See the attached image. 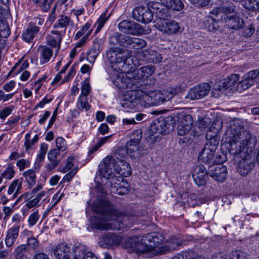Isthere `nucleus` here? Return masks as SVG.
I'll use <instances>...</instances> for the list:
<instances>
[{
    "label": "nucleus",
    "instance_id": "nucleus-1",
    "mask_svg": "<svg viewBox=\"0 0 259 259\" xmlns=\"http://www.w3.org/2000/svg\"><path fill=\"white\" fill-rule=\"evenodd\" d=\"M225 138L229 145L230 154L239 155L242 160L238 163L237 170L242 176H246L254 167L250 159L256 145V138L243 127L237 119L231 121L227 125Z\"/></svg>",
    "mask_w": 259,
    "mask_h": 259
},
{
    "label": "nucleus",
    "instance_id": "nucleus-2",
    "mask_svg": "<svg viewBox=\"0 0 259 259\" xmlns=\"http://www.w3.org/2000/svg\"><path fill=\"white\" fill-rule=\"evenodd\" d=\"M130 51L119 48H111L107 52L106 56L114 70L121 74L114 81V84L119 89H131L135 81L144 80L154 72L155 67L152 65L142 67L131 72H128L130 64L127 59L131 57Z\"/></svg>",
    "mask_w": 259,
    "mask_h": 259
},
{
    "label": "nucleus",
    "instance_id": "nucleus-3",
    "mask_svg": "<svg viewBox=\"0 0 259 259\" xmlns=\"http://www.w3.org/2000/svg\"><path fill=\"white\" fill-rule=\"evenodd\" d=\"M92 209L100 215V218H96L93 223L94 227L97 229L120 230L130 228L133 224V217L118 211L104 198H100L94 202Z\"/></svg>",
    "mask_w": 259,
    "mask_h": 259
},
{
    "label": "nucleus",
    "instance_id": "nucleus-4",
    "mask_svg": "<svg viewBox=\"0 0 259 259\" xmlns=\"http://www.w3.org/2000/svg\"><path fill=\"white\" fill-rule=\"evenodd\" d=\"M164 239L163 235L159 233L153 232L144 235L141 242H138L137 238L130 239L131 247L139 252H147L150 257H153L165 253L169 249L166 245H161Z\"/></svg>",
    "mask_w": 259,
    "mask_h": 259
},
{
    "label": "nucleus",
    "instance_id": "nucleus-5",
    "mask_svg": "<svg viewBox=\"0 0 259 259\" xmlns=\"http://www.w3.org/2000/svg\"><path fill=\"white\" fill-rule=\"evenodd\" d=\"M119 163L111 156H107L103 159L104 165L99 170V176L106 180H111V183L115 179L114 172L123 177H128L132 174L129 164L123 160H118Z\"/></svg>",
    "mask_w": 259,
    "mask_h": 259
},
{
    "label": "nucleus",
    "instance_id": "nucleus-6",
    "mask_svg": "<svg viewBox=\"0 0 259 259\" xmlns=\"http://www.w3.org/2000/svg\"><path fill=\"white\" fill-rule=\"evenodd\" d=\"M219 142L217 139H212L207 141L199 154L198 157L199 161L205 163L213 162H223V160H213Z\"/></svg>",
    "mask_w": 259,
    "mask_h": 259
},
{
    "label": "nucleus",
    "instance_id": "nucleus-7",
    "mask_svg": "<svg viewBox=\"0 0 259 259\" xmlns=\"http://www.w3.org/2000/svg\"><path fill=\"white\" fill-rule=\"evenodd\" d=\"M155 27L163 33L170 35L181 32L180 24L170 19H160L157 20Z\"/></svg>",
    "mask_w": 259,
    "mask_h": 259
},
{
    "label": "nucleus",
    "instance_id": "nucleus-8",
    "mask_svg": "<svg viewBox=\"0 0 259 259\" xmlns=\"http://www.w3.org/2000/svg\"><path fill=\"white\" fill-rule=\"evenodd\" d=\"M210 85L207 83H203L191 88L186 96L190 100H199L205 97L210 90Z\"/></svg>",
    "mask_w": 259,
    "mask_h": 259
},
{
    "label": "nucleus",
    "instance_id": "nucleus-9",
    "mask_svg": "<svg viewBox=\"0 0 259 259\" xmlns=\"http://www.w3.org/2000/svg\"><path fill=\"white\" fill-rule=\"evenodd\" d=\"M153 10L148 7H139L135 8L133 11V16L138 21L148 23L153 19Z\"/></svg>",
    "mask_w": 259,
    "mask_h": 259
},
{
    "label": "nucleus",
    "instance_id": "nucleus-10",
    "mask_svg": "<svg viewBox=\"0 0 259 259\" xmlns=\"http://www.w3.org/2000/svg\"><path fill=\"white\" fill-rule=\"evenodd\" d=\"M118 28L120 31L133 35L141 34L144 32L143 28L140 24L128 20L120 22Z\"/></svg>",
    "mask_w": 259,
    "mask_h": 259
},
{
    "label": "nucleus",
    "instance_id": "nucleus-11",
    "mask_svg": "<svg viewBox=\"0 0 259 259\" xmlns=\"http://www.w3.org/2000/svg\"><path fill=\"white\" fill-rule=\"evenodd\" d=\"M208 174L215 181L223 182L227 177V169L226 166L221 163L209 166Z\"/></svg>",
    "mask_w": 259,
    "mask_h": 259
},
{
    "label": "nucleus",
    "instance_id": "nucleus-12",
    "mask_svg": "<svg viewBox=\"0 0 259 259\" xmlns=\"http://www.w3.org/2000/svg\"><path fill=\"white\" fill-rule=\"evenodd\" d=\"M73 259H99L93 252L88 250L87 246L76 243L73 248Z\"/></svg>",
    "mask_w": 259,
    "mask_h": 259
},
{
    "label": "nucleus",
    "instance_id": "nucleus-13",
    "mask_svg": "<svg viewBox=\"0 0 259 259\" xmlns=\"http://www.w3.org/2000/svg\"><path fill=\"white\" fill-rule=\"evenodd\" d=\"M74 248V246L71 248L66 242H61L54 247L53 252L58 259H71V255L73 254Z\"/></svg>",
    "mask_w": 259,
    "mask_h": 259
},
{
    "label": "nucleus",
    "instance_id": "nucleus-14",
    "mask_svg": "<svg viewBox=\"0 0 259 259\" xmlns=\"http://www.w3.org/2000/svg\"><path fill=\"white\" fill-rule=\"evenodd\" d=\"M138 57L148 63H160L162 59L159 53L150 49H145L140 51L138 53Z\"/></svg>",
    "mask_w": 259,
    "mask_h": 259
},
{
    "label": "nucleus",
    "instance_id": "nucleus-15",
    "mask_svg": "<svg viewBox=\"0 0 259 259\" xmlns=\"http://www.w3.org/2000/svg\"><path fill=\"white\" fill-rule=\"evenodd\" d=\"M193 177L197 185H204L207 178V171L205 167L203 165L196 166L194 170Z\"/></svg>",
    "mask_w": 259,
    "mask_h": 259
},
{
    "label": "nucleus",
    "instance_id": "nucleus-16",
    "mask_svg": "<svg viewBox=\"0 0 259 259\" xmlns=\"http://www.w3.org/2000/svg\"><path fill=\"white\" fill-rule=\"evenodd\" d=\"M257 72L250 71L243 76V79L239 82L238 92H241L251 87L254 83V79L256 78Z\"/></svg>",
    "mask_w": 259,
    "mask_h": 259
},
{
    "label": "nucleus",
    "instance_id": "nucleus-17",
    "mask_svg": "<svg viewBox=\"0 0 259 259\" xmlns=\"http://www.w3.org/2000/svg\"><path fill=\"white\" fill-rule=\"evenodd\" d=\"M150 6L153 10V13L159 18V19H165V17H170L171 15L169 9L160 3L153 2Z\"/></svg>",
    "mask_w": 259,
    "mask_h": 259
},
{
    "label": "nucleus",
    "instance_id": "nucleus-18",
    "mask_svg": "<svg viewBox=\"0 0 259 259\" xmlns=\"http://www.w3.org/2000/svg\"><path fill=\"white\" fill-rule=\"evenodd\" d=\"M131 38V36L116 32L109 38V42L111 44L119 45L129 48Z\"/></svg>",
    "mask_w": 259,
    "mask_h": 259
},
{
    "label": "nucleus",
    "instance_id": "nucleus-19",
    "mask_svg": "<svg viewBox=\"0 0 259 259\" xmlns=\"http://www.w3.org/2000/svg\"><path fill=\"white\" fill-rule=\"evenodd\" d=\"M223 126V121L220 118H215L209 127L206 134L207 139H216L215 137L218 134Z\"/></svg>",
    "mask_w": 259,
    "mask_h": 259
},
{
    "label": "nucleus",
    "instance_id": "nucleus-20",
    "mask_svg": "<svg viewBox=\"0 0 259 259\" xmlns=\"http://www.w3.org/2000/svg\"><path fill=\"white\" fill-rule=\"evenodd\" d=\"M225 20L228 27L234 30L240 29L244 25L243 19L237 15L227 16Z\"/></svg>",
    "mask_w": 259,
    "mask_h": 259
},
{
    "label": "nucleus",
    "instance_id": "nucleus-21",
    "mask_svg": "<svg viewBox=\"0 0 259 259\" xmlns=\"http://www.w3.org/2000/svg\"><path fill=\"white\" fill-rule=\"evenodd\" d=\"M19 228L20 226L19 225H15L7 231L5 238V244L7 247H10L14 245L18 238Z\"/></svg>",
    "mask_w": 259,
    "mask_h": 259
},
{
    "label": "nucleus",
    "instance_id": "nucleus-22",
    "mask_svg": "<svg viewBox=\"0 0 259 259\" xmlns=\"http://www.w3.org/2000/svg\"><path fill=\"white\" fill-rule=\"evenodd\" d=\"M122 240L120 236L112 233H108L102 236L101 238V242L112 247L119 245L121 242Z\"/></svg>",
    "mask_w": 259,
    "mask_h": 259
},
{
    "label": "nucleus",
    "instance_id": "nucleus-23",
    "mask_svg": "<svg viewBox=\"0 0 259 259\" xmlns=\"http://www.w3.org/2000/svg\"><path fill=\"white\" fill-rule=\"evenodd\" d=\"M149 103L152 105H158L163 103L162 92L161 91H154L149 93L144 97Z\"/></svg>",
    "mask_w": 259,
    "mask_h": 259
},
{
    "label": "nucleus",
    "instance_id": "nucleus-24",
    "mask_svg": "<svg viewBox=\"0 0 259 259\" xmlns=\"http://www.w3.org/2000/svg\"><path fill=\"white\" fill-rule=\"evenodd\" d=\"M239 75L237 74H233L229 76L227 78L223 79L225 82L226 86L227 89L231 91L239 90Z\"/></svg>",
    "mask_w": 259,
    "mask_h": 259
},
{
    "label": "nucleus",
    "instance_id": "nucleus-25",
    "mask_svg": "<svg viewBox=\"0 0 259 259\" xmlns=\"http://www.w3.org/2000/svg\"><path fill=\"white\" fill-rule=\"evenodd\" d=\"M73 21L69 16L65 15H60L58 17L57 22L54 24L53 27L55 28H64V32H65L68 26L73 27Z\"/></svg>",
    "mask_w": 259,
    "mask_h": 259
},
{
    "label": "nucleus",
    "instance_id": "nucleus-26",
    "mask_svg": "<svg viewBox=\"0 0 259 259\" xmlns=\"http://www.w3.org/2000/svg\"><path fill=\"white\" fill-rule=\"evenodd\" d=\"M38 52L41 64L48 62L53 56V50L46 46H40L38 48Z\"/></svg>",
    "mask_w": 259,
    "mask_h": 259
},
{
    "label": "nucleus",
    "instance_id": "nucleus-27",
    "mask_svg": "<svg viewBox=\"0 0 259 259\" xmlns=\"http://www.w3.org/2000/svg\"><path fill=\"white\" fill-rule=\"evenodd\" d=\"M22 179H17L14 180L9 186L8 190V194L9 195L13 194L12 196V199L16 198L20 193V190L22 188Z\"/></svg>",
    "mask_w": 259,
    "mask_h": 259
},
{
    "label": "nucleus",
    "instance_id": "nucleus-28",
    "mask_svg": "<svg viewBox=\"0 0 259 259\" xmlns=\"http://www.w3.org/2000/svg\"><path fill=\"white\" fill-rule=\"evenodd\" d=\"M39 31V27L29 24L28 28L22 34L23 38L27 42L31 41Z\"/></svg>",
    "mask_w": 259,
    "mask_h": 259
},
{
    "label": "nucleus",
    "instance_id": "nucleus-29",
    "mask_svg": "<svg viewBox=\"0 0 259 259\" xmlns=\"http://www.w3.org/2000/svg\"><path fill=\"white\" fill-rule=\"evenodd\" d=\"M23 176L25 178L29 188L30 189L34 186L36 179L35 170L32 169H28L23 173Z\"/></svg>",
    "mask_w": 259,
    "mask_h": 259
},
{
    "label": "nucleus",
    "instance_id": "nucleus-30",
    "mask_svg": "<svg viewBox=\"0 0 259 259\" xmlns=\"http://www.w3.org/2000/svg\"><path fill=\"white\" fill-rule=\"evenodd\" d=\"M167 121V119L161 118L159 119L157 121V123H155L157 128L158 133L162 134H166L168 132V130L170 128V126L173 127L172 125H170V124H168Z\"/></svg>",
    "mask_w": 259,
    "mask_h": 259
},
{
    "label": "nucleus",
    "instance_id": "nucleus-31",
    "mask_svg": "<svg viewBox=\"0 0 259 259\" xmlns=\"http://www.w3.org/2000/svg\"><path fill=\"white\" fill-rule=\"evenodd\" d=\"M242 6L245 9L250 12L259 11V0H245Z\"/></svg>",
    "mask_w": 259,
    "mask_h": 259
},
{
    "label": "nucleus",
    "instance_id": "nucleus-32",
    "mask_svg": "<svg viewBox=\"0 0 259 259\" xmlns=\"http://www.w3.org/2000/svg\"><path fill=\"white\" fill-rule=\"evenodd\" d=\"M139 144L136 142H127L126 151L132 157H136L140 154L139 152Z\"/></svg>",
    "mask_w": 259,
    "mask_h": 259
},
{
    "label": "nucleus",
    "instance_id": "nucleus-33",
    "mask_svg": "<svg viewBox=\"0 0 259 259\" xmlns=\"http://www.w3.org/2000/svg\"><path fill=\"white\" fill-rule=\"evenodd\" d=\"M27 247L25 244H21L17 246L14 251L16 259H28L27 256Z\"/></svg>",
    "mask_w": 259,
    "mask_h": 259
},
{
    "label": "nucleus",
    "instance_id": "nucleus-34",
    "mask_svg": "<svg viewBox=\"0 0 259 259\" xmlns=\"http://www.w3.org/2000/svg\"><path fill=\"white\" fill-rule=\"evenodd\" d=\"M31 132L27 133L25 136V142L24 145L26 151H28L29 150L33 149V146L37 142L39 137L37 135L34 136L33 138L31 140Z\"/></svg>",
    "mask_w": 259,
    "mask_h": 259
},
{
    "label": "nucleus",
    "instance_id": "nucleus-35",
    "mask_svg": "<svg viewBox=\"0 0 259 259\" xmlns=\"http://www.w3.org/2000/svg\"><path fill=\"white\" fill-rule=\"evenodd\" d=\"M227 89L225 82L223 79L213 85L212 89L213 96L218 98Z\"/></svg>",
    "mask_w": 259,
    "mask_h": 259
},
{
    "label": "nucleus",
    "instance_id": "nucleus-36",
    "mask_svg": "<svg viewBox=\"0 0 259 259\" xmlns=\"http://www.w3.org/2000/svg\"><path fill=\"white\" fill-rule=\"evenodd\" d=\"M46 194L47 192L46 191H41L37 194L34 198L26 202L25 206L28 208H31L37 206L40 200L45 197Z\"/></svg>",
    "mask_w": 259,
    "mask_h": 259
},
{
    "label": "nucleus",
    "instance_id": "nucleus-37",
    "mask_svg": "<svg viewBox=\"0 0 259 259\" xmlns=\"http://www.w3.org/2000/svg\"><path fill=\"white\" fill-rule=\"evenodd\" d=\"M204 23L205 28L209 31H216L220 27L218 22L211 17H207Z\"/></svg>",
    "mask_w": 259,
    "mask_h": 259
},
{
    "label": "nucleus",
    "instance_id": "nucleus-38",
    "mask_svg": "<svg viewBox=\"0 0 259 259\" xmlns=\"http://www.w3.org/2000/svg\"><path fill=\"white\" fill-rule=\"evenodd\" d=\"M146 45L147 42L145 40L139 38L132 37L129 48L140 49L145 47Z\"/></svg>",
    "mask_w": 259,
    "mask_h": 259
},
{
    "label": "nucleus",
    "instance_id": "nucleus-39",
    "mask_svg": "<svg viewBox=\"0 0 259 259\" xmlns=\"http://www.w3.org/2000/svg\"><path fill=\"white\" fill-rule=\"evenodd\" d=\"M193 123V118L190 115L183 113L178 114V124L182 125H186L192 127Z\"/></svg>",
    "mask_w": 259,
    "mask_h": 259
},
{
    "label": "nucleus",
    "instance_id": "nucleus-40",
    "mask_svg": "<svg viewBox=\"0 0 259 259\" xmlns=\"http://www.w3.org/2000/svg\"><path fill=\"white\" fill-rule=\"evenodd\" d=\"M15 173L14 165L12 163H9L1 174L4 179L10 180L14 177Z\"/></svg>",
    "mask_w": 259,
    "mask_h": 259
},
{
    "label": "nucleus",
    "instance_id": "nucleus-41",
    "mask_svg": "<svg viewBox=\"0 0 259 259\" xmlns=\"http://www.w3.org/2000/svg\"><path fill=\"white\" fill-rule=\"evenodd\" d=\"M76 107L79 110L82 111L85 109L88 111L90 109V106L88 104L87 97L79 96L76 103Z\"/></svg>",
    "mask_w": 259,
    "mask_h": 259
},
{
    "label": "nucleus",
    "instance_id": "nucleus-42",
    "mask_svg": "<svg viewBox=\"0 0 259 259\" xmlns=\"http://www.w3.org/2000/svg\"><path fill=\"white\" fill-rule=\"evenodd\" d=\"M107 15V11L104 12L100 17L97 22L96 23V25H97V27L96 30L95 31V33H98L100 30L103 28L104 24L106 22L107 20L110 17V15L108 16Z\"/></svg>",
    "mask_w": 259,
    "mask_h": 259
},
{
    "label": "nucleus",
    "instance_id": "nucleus-43",
    "mask_svg": "<svg viewBox=\"0 0 259 259\" xmlns=\"http://www.w3.org/2000/svg\"><path fill=\"white\" fill-rule=\"evenodd\" d=\"M162 92L163 102L169 101L176 94V91L173 88H168Z\"/></svg>",
    "mask_w": 259,
    "mask_h": 259
},
{
    "label": "nucleus",
    "instance_id": "nucleus-44",
    "mask_svg": "<svg viewBox=\"0 0 259 259\" xmlns=\"http://www.w3.org/2000/svg\"><path fill=\"white\" fill-rule=\"evenodd\" d=\"M130 140L129 142H136L140 143L142 138V132L141 130H136L133 131L130 133Z\"/></svg>",
    "mask_w": 259,
    "mask_h": 259
},
{
    "label": "nucleus",
    "instance_id": "nucleus-45",
    "mask_svg": "<svg viewBox=\"0 0 259 259\" xmlns=\"http://www.w3.org/2000/svg\"><path fill=\"white\" fill-rule=\"evenodd\" d=\"M40 218L38 210H35L30 214L28 218V223L29 226H33L38 221Z\"/></svg>",
    "mask_w": 259,
    "mask_h": 259
},
{
    "label": "nucleus",
    "instance_id": "nucleus-46",
    "mask_svg": "<svg viewBox=\"0 0 259 259\" xmlns=\"http://www.w3.org/2000/svg\"><path fill=\"white\" fill-rule=\"evenodd\" d=\"M27 244L29 249L36 252L39 246V242L35 238L30 237L27 239Z\"/></svg>",
    "mask_w": 259,
    "mask_h": 259
},
{
    "label": "nucleus",
    "instance_id": "nucleus-47",
    "mask_svg": "<svg viewBox=\"0 0 259 259\" xmlns=\"http://www.w3.org/2000/svg\"><path fill=\"white\" fill-rule=\"evenodd\" d=\"M56 146L57 149L61 151H64L67 148V143L62 137H58L56 139Z\"/></svg>",
    "mask_w": 259,
    "mask_h": 259
},
{
    "label": "nucleus",
    "instance_id": "nucleus-48",
    "mask_svg": "<svg viewBox=\"0 0 259 259\" xmlns=\"http://www.w3.org/2000/svg\"><path fill=\"white\" fill-rule=\"evenodd\" d=\"M91 91V87L89 82L88 81H84L82 84L81 89V94L80 96H82L87 97Z\"/></svg>",
    "mask_w": 259,
    "mask_h": 259
},
{
    "label": "nucleus",
    "instance_id": "nucleus-49",
    "mask_svg": "<svg viewBox=\"0 0 259 259\" xmlns=\"http://www.w3.org/2000/svg\"><path fill=\"white\" fill-rule=\"evenodd\" d=\"M170 9L174 11H181L184 7V4L181 0H172Z\"/></svg>",
    "mask_w": 259,
    "mask_h": 259
},
{
    "label": "nucleus",
    "instance_id": "nucleus-50",
    "mask_svg": "<svg viewBox=\"0 0 259 259\" xmlns=\"http://www.w3.org/2000/svg\"><path fill=\"white\" fill-rule=\"evenodd\" d=\"M192 127L186 125L178 124V134L179 135L183 136L187 134L191 130Z\"/></svg>",
    "mask_w": 259,
    "mask_h": 259
},
{
    "label": "nucleus",
    "instance_id": "nucleus-51",
    "mask_svg": "<svg viewBox=\"0 0 259 259\" xmlns=\"http://www.w3.org/2000/svg\"><path fill=\"white\" fill-rule=\"evenodd\" d=\"M100 45L98 43H95L94 47L89 51L88 56L96 58L100 53Z\"/></svg>",
    "mask_w": 259,
    "mask_h": 259
},
{
    "label": "nucleus",
    "instance_id": "nucleus-52",
    "mask_svg": "<svg viewBox=\"0 0 259 259\" xmlns=\"http://www.w3.org/2000/svg\"><path fill=\"white\" fill-rule=\"evenodd\" d=\"M91 26V24L90 22H87L78 31L75 36V39H78L83 35L88 30H90L89 29Z\"/></svg>",
    "mask_w": 259,
    "mask_h": 259
},
{
    "label": "nucleus",
    "instance_id": "nucleus-53",
    "mask_svg": "<svg viewBox=\"0 0 259 259\" xmlns=\"http://www.w3.org/2000/svg\"><path fill=\"white\" fill-rule=\"evenodd\" d=\"M211 122V119L208 117L200 118L198 120V126L201 128H205L207 127Z\"/></svg>",
    "mask_w": 259,
    "mask_h": 259
},
{
    "label": "nucleus",
    "instance_id": "nucleus-54",
    "mask_svg": "<svg viewBox=\"0 0 259 259\" xmlns=\"http://www.w3.org/2000/svg\"><path fill=\"white\" fill-rule=\"evenodd\" d=\"M235 10V7L233 5H230L229 7H223L221 8V12L224 13L226 15V18L225 19H227V16H230V14L233 13Z\"/></svg>",
    "mask_w": 259,
    "mask_h": 259
},
{
    "label": "nucleus",
    "instance_id": "nucleus-55",
    "mask_svg": "<svg viewBox=\"0 0 259 259\" xmlns=\"http://www.w3.org/2000/svg\"><path fill=\"white\" fill-rule=\"evenodd\" d=\"M14 108L13 106H9L4 108L0 113V118L2 119H5L11 113Z\"/></svg>",
    "mask_w": 259,
    "mask_h": 259
},
{
    "label": "nucleus",
    "instance_id": "nucleus-56",
    "mask_svg": "<svg viewBox=\"0 0 259 259\" xmlns=\"http://www.w3.org/2000/svg\"><path fill=\"white\" fill-rule=\"evenodd\" d=\"M16 165L19 167V170L22 171L25 167L29 166L30 162L24 159H21L17 161Z\"/></svg>",
    "mask_w": 259,
    "mask_h": 259
},
{
    "label": "nucleus",
    "instance_id": "nucleus-57",
    "mask_svg": "<svg viewBox=\"0 0 259 259\" xmlns=\"http://www.w3.org/2000/svg\"><path fill=\"white\" fill-rule=\"evenodd\" d=\"M190 2L196 7H203L209 5L210 0H189Z\"/></svg>",
    "mask_w": 259,
    "mask_h": 259
},
{
    "label": "nucleus",
    "instance_id": "nucleus-58",
    "mask_svg": "<svg viewBox=\"0 0 259 259\" xmlns=\"http://www.w3.org/2000/svg\"><path fill=\"white\" fill-rule=\"evenodd\" d=\"M126 185H127V184ZM129 191V187L128 186H124V184H119V186L116 189V193L121 195L127 194Z\"/></svg>",
    "mask_w": 259,
    "mask_h": 259
},
{
    "label": "nucleus",
    "instance_id": "nucleus-59",
    "mask_svg": "<svg viewBox=\"0 0 259 259\" xmlns=\"http://www.w3.org/2000/svg\"><path fill=\"white\" fill-rule=\"evenodd\" d=\"M61 151L57 149L51 150L48 154V158L49 160H57V156L59 155Z\"/></svg>",
    "mask_w": 259,
    "mask_h": 259
},
{
    "label": "nucleus",
    "instance_id": "nucleus-60",
    "mask_svg": "<svg viewBox=\"0 0 259 259\" xmlns=\"http://www.w3.org/2000/svg\"><path fill=\"white\" fill-rule=\"evenodd\" d=\"M181 244V241L178 239H172L169 242V245H167V247H169V249L167 250L170 251L172 249H175Z\"/></svg>",
    "mask_w": 259,
    "mask_h": 259
},
{
    "label": "nucleus",
    "instance_id": "nucleus-61",
    "mask_svg": "<svg viewBox=\"0 0 259 259\" xmlns=\"http://www.w3.org/2000/svg\"><path fill=\"white\" fill-rule=\"evenodd\" d=\"M92 30L90 29L87 33L84 35L81 40L76 44V47H81L87 42L89 36L91 34Z\"/></svg>",
    "mask_w": 259,
    "mask_h": 259
},
{
    "label": "nucleus",
    "instance_id": "nucleus-62",
    "mask_svg": "<svg viewBox=\"0 0 259 259\" xmlns=\"http://www.w3.org/2000/svg\"><path fill=\"white\" fill-rule=\"evenodd\" d=\"M54 0H44L41 3V8L44 12H48L51 7V4Z\"/></svg>",
    "mask_w": 259,
    "mask_h": 259
},
{
    "label": "nucleus",
    "instance_id": "nucleus-63",
    "mask_svg": "<svg viewBox=\"0 0 259 259\" xmlns=\"http://www.w3.org/2000/svg\"><path fill=\"white\" fill-rule=\"evenodd\" d=\"M63 195V194L62 193L61 194H59V193H56L55 194L52 198V200L51 203H52V205L51 207V208H53L54 207L61 199Z\"/></svg>",
    "mask_w": 259,
    "mask_h": 259
},
{
    "label": "nucleus",
    "instance_id": "nucleus-64",
    "mask_svg": "<svg viewBox=\"0 0 259 259\" xmlns=\"http://www.w3.org/2000/svg\"><path fill=\"white\" fill-rule=\"evenodd\" d=\"M47 43L49 46L55 47L57 44L56 39L52 35H48L46 37Z\"/></svg>",
    "mask_w": 259,
    "mask_h": 259
}]
</instances>
